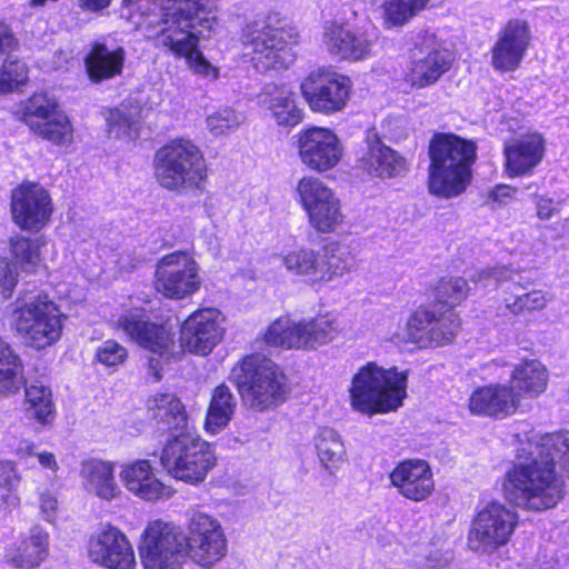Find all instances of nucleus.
Segmentation results:
<instances>
[{
	"instance_id": "39",
	"label": "nucleus",
	"mask_w": 569,
	"mask_h": 569,
	"mask_svg": "<svg viewBox=\"0 0 569 569\" xmlns=\"http://www.w3.org/2000/svg\"><path fill=\"white\" fill-rule=\"evenodd\" d=\"M266 96L263 103L271 110L279 126L292 127L302 120V111L296 103L295 93L286 86L273 87Z\"/></svg>"
},
{
	"instance_id": "7",
	"label": "nucleus",
	"mask_w": 569,
	"mask_h": 569,
	"mask_svg": "<svg viewBox=\"0 0 569 569\" xmlns=\"http://www.w3.org/2000/svg\"><path fill=\"white\" fill-rule=\"evenodd\" d=\"M154 178L164 189L181 192L199 189L207 180V164L192 142L173 140L157 151Z\"/></svg>"
},
{
	"instance_id": "33",
	"label": "nucleus",
	"mask_w": 569,
	"mask_h": 569,
	"mask_svg": "<svg viewBox=\"0 0 569 569\" xmlns=\"http://www.w3.org/2000/svg\"><path fill=\"white\" fill-rule=\"evenodd\" d=\"M360 167L370 176L393 178L407 171L406 160L381 142L377 134L368 138V150L359 160Z\"/></svg>"
},
{
	"instance_id": "18",
	"label": "nucleus",
	"mask_w": 569,
	"mask_h": 569,
	"mask_svg": "<svg viewBox=\"0 0 569 569\" xmlns=\"http://www.w3.org/2000/svg\"><path fill=\"white\" fill-rule=\"evenodd\" d=\"M223 315L216 308L192 312L181 325V348L199 356L209 355L223 337Z\"/></svg>"
},
{
	"instance_id": "44",
	"label": "nucleus",
	"mask_w": 569,
	"mask_h": 569,
	"mask_svg": "<svg viewBox=\"0 0 569 569\" xmlns=\"http://www.w3.org/2000/svg\"><path fill=\"white\" fill-rule=\"evenodd\" d=\"M430 0H383L382 18L387 28L402 27L425 10Z\"/></svg>"
},
{
	"instance_id": "17",
	"label": "nucleus",
	"mask_w": 569,
	"mask_h": 569,
	"mask_svg": "<svg viewBox=\"0 0 569 569\" xmlns=\"http://www.w3.org/2000/svg\"><path fill=\"white\" fill-rule=\"evenodd\" d=\"M295 137L298 157L311 171L327 172L336 168L343 157V144L329 128L312 126Z\"/></svg>"
},
{
	"instance_id": "40",
	"label": "nucleus",
	"mask_w": 569,
	"mask_h": 569,
	"mask_svg": "<svg viewBox=\"0 0 569 569\" xmlns=\"http://www.w3.org/2000/svg\"><path fill=\"white\" fill-rule=\"evenodd\" d=\"M24 411L29 419L50 425L56 416L51 389L37 381L26 387Z\"/></svg>"
},
{
	"instance_id": "43",
	"label": "nucleus",
	"mask_w": 569,
	"mask_h": 569,
	"mask_svg": "<svg viewBox=\"0 0 569 569\" xmlns=\"http://www.w3.org/2000/svg\"><path fill=\"white\" fill-rule=\"evenodd\" d=\"M284 268L296 276L306 277L312 283H319L320 251L298 248L282 256Z\"/></svg>"
},
{
	"instance_id": "45",
	"label": "nucleus",
	"mask_w": 569,
	"mask_h": 569,
	"mask_svg": "<svg viewBox=\"0 0 569 569\" xmlns=\"http://www.w3.org/2000/svg\"><path fill=\"white\" fill-rule=\"evenodd\" d=\"M21 380L19 357L9 343L0 339V396L18 390Z\"/></svg>"
},
{
	"instance_id": "47",
	"label": "nucleus",
	"mask_w": 569,
	"mask_h": 569,
	"mask_svg": "<svg viewBox=\"0 0 569 569\" xmlns=\"http://www.w3.org/2000/svg\"><path fill=\"white\" fill-rule=\"evenodd\" d=\"M33 133L54 146H69L73 141L74 130L68 116L61 111L52 114L50 120Z\"/></svg>"
},
{
	"instance_id": "10",
	"label": "nucleus",
	"mask_w": 569,
	"mask_h": 569,
	"mask_svg": "<svg viewBox=\"0 0 569 569\" xmlns=\"http://www.w3.org/2000/svg\"><path fill=\"white\" fill-rule=\"evenodd\" d=\"M297 201L307 214L309 226L318 233L336 232L346 216L337 193L321 179L302 177L295 189Z\"/></svg>"
},
{
	"instance_id": "46",
	"label": "nucleus",
	"mask_w": 569,
	"mask_h": 569,
	"mask_svg": "<svg viewBox=\"0 0 569 569\" xmlns=\"http://www.w3.org/2000/svg\"><path fill=\"white\" fill-rule=\"evenodd\" d=\"M58 103L44 93H37L29 98L22 110L23 121L32 132L49 121L51 116L60 113Z\"/></svg>"
},
{
	"instance_id": "24",
	"label": "nucleus",
	"mask_w": 569,
	"mask_h": 569,
	"mask_svg": "<svg viewBox=\"0 0 569 569\" xmlns=\"http://www.w3.org/2000/svg\"><path fill=\"white\" fill-rule=\"evenodd\" d=\"M391 486L403 498L421 502L435 490L431 468L426 460L406 459L398 462L389 473Z\"/></svg>"
},
{
	"instance_id": "31",
	"label": "nucleus",
	"mask_w": 569,
	"mask_h": 569,
	"mask_svg": "<svg viewBox=\"0 0 569 569\" xmlns=\"http://www.w3.org/2000/svg\"><path fill=\"white\" fill-rule=\"evenodd\" d=\"M148 418L154 426L169 433L168 438L184 431H192L188 427V418L181 400L171 393H157L147 401Z\"/></svg>"
},
{
	"instance_id": "12",
	"label": "nucleus",
	"mask_w": 569,
	"mask_h": 569,
	"mask_svg": "<svg viewBox=\"0 0 569 569\" xmlns=\"http://www.w3.org/2000/svg\"><path fill=\"white\" fill-rule=\"evenodd\" d=\"M340 330L335 317L322 316L299 322L280 318L269 326L264 340L270 346L288 349H316L333 341Z\"/></svg>"
},
{
	"instance_id": "41",
	"label": "nucleus",
	"mask_w": 569,
	"mask_h": 569,
	"mask_svg": "<svg viewBox=\"0 0 569 569\" xmlns=\"http://www.w3.org/2000/svg\"><path fill=\"white\" fill-rule=\"evenodd\" d=\"M236 398L226 385L218 386L211 396L206 418V429L211 433L222 430L231 420L236 409Z\"/></svg>"
},
{
	"instance_id": "58",
	"label": "nucleus",
	"mask_w": 569,
	"mask_h": 569,
	"mask_svg": "<svg viewBox=\"0 0 569 569\" xmlns=\"http://www.w3.org/2000/svg\"><path fill=\"white\" fill-rule=\"evenodd\" d=\"M518 190L507 184L497 186L490 193V198L495 201L502 202L506 198H511Z\"/></svg>"
},
{
	"instance_id": "52",
	"label": "nucleus",
	"mask_w": 569,
	"mask_h": 569,
	"mask_svg": "<svg viewBox=\"0 0 569 569\" xmlns=\"http://www.w3.org/2000/svg\"><path fill=\"white\" fill-rule=\"evenodd\" d=\"M244 121L241 113L231 108L219 109L207 118V127L214 136L226 134L238 129Z\"/></svg>"
},
{
	"instance_id": "21",
	"label": "nucleus",
	"mask_w": 569,
	"mask_h": 569,
	"mask_svg": "<svg viewBox=\"0 0 569 569\" xmlns=\"http://www.w3.org/2000/svg\"><path fill=\"white\" fill-rule=\"evenodd\" d=\"M89 558L108 569H134L136 557L127 536L113 526H103L88 545Z\"/></svg>"
},
{
	"instance_id": "38",
	"label": "nucleus",
	"mask_w": 569,
	"mask_h": 569,
	"mask_svg": "<svg viewBox=\"0 0 569 569\" xmlns=\"http://www.w3.org/2000/svg\"><path fill=\"white\" fill-rule=\"evenodd\" d=\"M355 263L351 251L339 242H330L320 251L319 283H328L348 273Z\"/></svg>"
},
{
	"instance_id": "8",
	"label": "nucleus",
	"mask_w": 569,
	"mask_h": 569,
	"mask_svg": "<svg viewBox=\"0 0 569 569\" xmlns=\"http://www.w3.org/2000/svg\"><path fill=\"white\" fill-rule=\"evenodd\" d=\"M160 461L174 479L197 485L214 467L216 457L209 450L208 443L196 432L184 431L167 439Z\"/></svg>"
},
{
	"instance_id": "27",
	"label": "nucleus",
	"mask_w": 569,
	"mask_h": 569,
	"mask_svg": "<svg viewBox=\"0 0 569 569\" xmlns=\"http://www.w3.org/2000/svg\"><path fill=\"white\" fill-rule=\"evenodd\" d=\"M122 329L142 348L163 357L174 343V333L166 326L148 321L140 313H126L118 320Z\"/></svg>"
},
{
	"instance_id": "25",
	"label": "nucleus",
	"mask_w": 569,
	"mask_h": 569,
	"mask_svg": "<svg viewBox=\"0 0 569 569\" xmlns=\"http://www.w3.org/2000/svg\"><path fill=\"white\" fill-rule=\"evenodd\" d=\"M530 42V29L523 20H510L501 29L491 49L492 67L499 71H513L523 60Z\"/></svg>"
},
{
	"instance_id": "37",
	"label": "nucleus",
	"mask_w": 569,
	"mask_h": 569,
	"mask_svg": "<svg viewBox=\"0 0 569 569\" xmlns=\"http://www.w3.org/2000/svg\"><path fill=\"white\" fill-rule=\"evenodd\" d=\"M510 387L519 393V403L523 396L536 398L541 395L548 385L547 368L537 359H527L515 366Z\"/></svg>"
},
{
	"instance_id": "22",
	"label": "nucleus",
	"mask_w": 569,
	"mask_h": 569,
	"mask_svg": "<svg viewBox=\"0 0 569 569\" xmlns=\"http://www.w3.org/2000/svg\"><path fill=\"white\" fill-rule=\"evenodd\" d=\"M323 43L328 52L340 60L361 61L376 54L377 38L367 31L331 22L325 27Z\"/></svg>"
},
{
	"instance_id": "35",
	"label": "nucleus",
	"mask_w": 569,
	"mask_h": 569,
	"mask_svg": "<svg viewBox=\"0 0 569 569\" xmlns=\"http://www.w3.org/2000/svg\"><path fill=\"white\" fill-rule=\"evenodd\" d=\"M17 47L18 41L10 29L0 23V54L7 56L0 73V94L12 92L28 80L27 64L13 54Z\"/></svg>"
},
{
	"instance_id": "1",
	"label": "nucleus",
	"mask_w": 569,
	"mask_h": 569,
	"mask_svg": "<svg viewBox=\"0 0 569 569\" xmlns=\"http://www.w3.org/2000/svg\"><path fill=\"white\" fill-rule=\"evenodd\" d=\"M161 17L146 27V37L157 48L184 58L189 68L208 79L218 78V69L198 51L200 40L209 39L218 26L212 0H167Z\"/></svg>"
},
{
	"instance_id": "19",
	"label": "nucleus",
	"mask_w": 569,
	"mask_h": 569,
	"mask_svg": "<svg viewBox=\"0 0 569 569\" xmlns=\"http://www.w3.org/2000/svg\"><path fill=\"white\" fill-rule=\"evenodd\" d=\"M11 213L17 226L27 231H39L52 213L51 198L38 183H23L12 191Z\"/></svg>"
},
{
	"instance_id": "36",
	"label": "nucleus",
	"mask_w": 569,
	"mask_h": 569,
	"mask_svg": "<svg viewBox=\"0 0 569 569\" xmlns=\"http://www.w3.org/2000/svg\"><path fill=\"white\" fill-rule=\"evenodd\" d=\"M80 476L84 489L100 499L110 501L121 493L110 462L89 460L82 465Z\"/></svg>"
},
{
	"instance_id": "54",
	"label": "nucleus",
	"mask_w": 569,
	"mask_h": 569,
	"mask_svg": "<svg viewBox=\"0 0 569 569\" xmlns=\"http://www.w3.org/2000/svg\"><path fill=\"white\" fill-rule=\"evenodd\" d=\"M127 358V349L114 340L103 341L96 350V359L106 367L121 365Z\"/></svg>"
},
{
	"instance_id": "2",
	"label": "nucleus",
	"mask_w": 569,
	"mask_h": 569,
	"mask_svg": "<svg viewBox=\"0 0 569 569\" xmlns=\"http://www.w3.org/2000/svg\"><path fill=\"white\" fill-rule=\"evenodd\" d=\"M569 472V431L548 435L527 461L516 463L505 478L506 499L517 507L543 511L558 505L565 495V482L555 470L556 463Z\"/></svg>"
},
{
	"instance_id": "15",
	"label": "nucleus",
	"mask_w": 569,
	"mask_h": 569,
	"mask_svg": "<svg viewBox=\"0 0 569 569\" xmlns=\"http://www.w3.org/2000/svg\"><path fill=\"white\" fill-rule=\"evenodd\" d=\"M201 283L198 263L186 252L166 254L158 262L154 286L166 298L181 300L191 297Z\"/></svg>"
},
{
	"instance_id": "49",
	"label": "nucleus",
	"mask_w": 569,
	"mask_h": 569,
	"mask_svg": "<svg viewBox=\"0 0 569 569\" xmlns=\"http://www.w3.org/2000/svg\"><path fill=\"white\" fill-rule=\"evenodd\" d=\"M430 326L428 339L430 340L431 348L452 341L459 330L460 322L457 315L451 311L440 317H437L435 312H432V325Z\"/></svg>"
},
{
	"instance_id": "30",
	"label": "nucleus",
	"mask_w": 569,
	"mask_h": 569,
	"mask_svg": "<svg viewBox=\"0 0 569 569\" xmlns=\"http://www.w3.org/2000/svg\"><path fill=\"white\" fill-rule=\"evenodd\" d=\"M126 59L123 47L93 42L83 59L86 73L94 84L111 80L122 74Z\"/></svg>"
},
{
	"instance_id": "48",
	"label": "nucleus",
	"mask_w": 569,
	"mask_h": 569,
	"mask_svg": "<svg viewBox=\"0 0 569 569\" xmlns=\"http://www.w3.org/2000/svg\"><path fill=\"white\" fill-rule=\"evenodd\" d=\"M432 325V311L419 308L416 310L407 322V335L403 341L418 345L420 348H430L428 335Z\"/></svg>"
},
{
	"instance_id": "51",
	"label": "nucleus",
	"mask_w": 569,
	"mask_h": 569,
	"mask_svg": "<svg viewBox=\"0 0 569 569\" xmlns=\"http://www.w3.org/2000/svg\"><path fill=\"white\" fill-rule=\"evenodd\" d=\"M19 481L20 479L11 465L0 466V513H7L18 505L19 498L13 490L18 487Z\"/></svg>"
},
{
	"instance_id": "13",
	"label": "nucleus",
	"mask_w": 569,
	"mask_h": 569,
	"mask_svg": "<svg viewBox=\"0 0 569 569\" xmlns=\"http://www.w3.org/2000/svg\"><path fill=\"white\" fill-rule=\"evenodd\" d=\"M144 569H176L187 556L186 535L172 523L152 521L139 547Z\"/></svg>"
},
{
	"instance_id": "59",
	"label": "nucleus",
	"mask_w": 569,
	"mask_h": 569,
	"mask_svg": "<svg viewBox=\"0 0 569 569\" xmlns=\"http://www.w3.org/2000/svg\"><path fill=\"white\" fill-rule=\"evenodd\" d=\"M149 370H150V375L153 376V379L154 381H160L161 378H162V375H161V366H160V361L156 358H150L149 359Z\"/></svg>"
},
{
	"instance_id": "32",
	"label": "nucleus",
	"mask_w": 569,
	"mask_h": 569,
	"mask_svg": "<svg viewBox=\"0 0 569 569\" xmlns=\"http://www.w3.org/2000/svg\"><path fill=\"white\" fill-rule=\"evenodd\" d=\"M545 153V141L539 133H528L505 146L506 169L509 176L518 177L537 167Z\"/></svg>"
},
{
	"instance_id": "16",
	"label": "nucleus",
	"mask_w": 569,
	"mask_h": 569,
	"mask_svg": "<svg viewBox=\"0 0 569 569\" xmlns=\"http://www.w3.org/2000/svg\"><path fill=\"white\" fill-rule=\"evenodd\" d=\"M187 556L202 568H211L227 553V539L221 525L211 516L191 515L186 536Z\"/></svg>"
},
{
	"instance_id": "9",
	"label": "nucleus",
	"mask_w": 569,
	"mask_h": 569,
	"mask_svg": "<svg viewBox=\"0 0 569 569\" xmlns=\"http://www.w3.org/2000/svg\"><path fill=\"white\" fill-rule=\"evenodd\" d=\"M242 41L256 69L266 72L288 68L293 62L292 44L297 43L298 34L292 28L253 22L243 30Z\"/></svg>"
},
{
	"instance_id": "53",
	"label": "nucleus",
	"mask_w": 569,
	"mask_h": 569,
	"mask_svg": "<svg viewBox=\"0 0 569 569\" xmlns=\"http://www.w3.org/2000/svg\"><path fill=\"white\" fill-rule=\"evenodd\" d=\"M138 121V109L128 104H120L109 110L107 122L109 132H114L116 137L127 133Z\"/></svg>"
},
{
	"instance_id": "23",
	"label": "nucleus",
	"mask_w": 569,
	"mask_h": 569,
	"mask_svg": "<svg viewBox=\"0 0 569 569\" xmlns=\"http://www.w3.org/2000/svg\"><path fill=\"white\" fill-rule=\"evenodd\" d=\"M516 273L506 267L489 268L477 273L475 281L481 282L485 288L500 286L505 282L512 281V297L505 298L506 308L510 313L518 316L523 312H532L542 310L547 303L551 301L552 296L543 290H532L529 292H520L523 288L515 281Z\"/></svg>"
},
{
	"instance_id": "29",
	"label": "nucleus",
	"mask_w": 569,
	"mask_h": 569,
	"mask_svg": "<svg viewBox=\"0 0 569 569\" xmlns=\"http://www.w3.org/2000/svg\"><path fill=\"white\" fill-rule=\"evenodd\" d=\"M119 477L126 489L141 499L152 501L171 496L170 488L157 478L149 460L123 465Z\"/></svg>"
},
{
	"instance_id": "34",
	"label": "nucleus",
	"mask_w": 569,
	"mask_h": 569,
	"mask_svg": "<svg viewBox=\"0 0 569 569\" xmlns=\"http://www.w3.org/2000/svg\"><path fill=\"white\" fill-rule=\"evenodd\" d=\"M49 535L33 526L28 536L6 551V562L16 568H34L48 556Z\"/></svg>"
},
{
	"instance_id": "20",
	"label": "nucleus",
	"mask_w": 569,
	"mask_h": 569,
	"mask_svg": "<svg viewBox=\"0 0 569 569\" xmlns=\"http://www.w3.org/2000/svg\"><path fill=\"white\" fill-rule=\"evenodd\" d=\"M40 241L21 234L9 240V258H0V289L9 296L18 284L19 274H33L41 264Z\"/></svg>"
},
{
	"instance_id": "5",
	"label": "nucleus",
	"mask_w": 569,
	"mask_h": 569,
	"mask_svg": "<svg viewBox=\"0 0 569 569\" xmlns=\"http://www.w3.org/2000/svg\"><path fill=\"white\" fill-rule=\"evenodd\" d=\"M29 287L27 283L16 302L12 326L28 346L44 349L60 339L63 313L47 293Z\"/></svg>"
},
{
	"instance_id": "3",
	"label": "nucleus",
	"mask_w": 569,
	"mask_h": 569,
	"mask_svg": "<svg viewBox=\"0 0 569 569\" xmlns=\"http://www.w3.org/2000/svg\"><path fill=\"white\" fill-rule=\"evenodd\" d=\"M429 158V192L445 199L463 193L471 182L476 143L453 133H438L430 141Z\"/></svg>"
},
{
	"instance_id": "4",
	"label": "nucleus",
	"mask_w": 569,
	"mask_h": 569,
	"mask_svg": "<svg viewBox=\"0 0 569 569\" xmlns=\"http://www.w3.org/2000/svg\"><path fill=\"white\" fill-rule=\"evenodd\" d=\"M407 371L368 362L352 378L349 388L352 408L366 415L397 410L407 397Z\"/></svg>"
},
{
	"instance_id": "26",
	"label": "nucleus",
	"mask_w": 569,
	"mask_h": 569,
	"mask_svg": "<svg viewBox=\"0 0 569 569\" xmlns=\"http://www.w3.org/2000/svg\"><path fill=\"white\" fill-rule=\"evenodd\" d=\"M416 46L430 51L423 58L412 61L406 80L413 87L425 88L433 84L450 69L452 58L447 50L436 48L433 32H420L416 38Z\"/></svg>"
},
{
	"instance_id": "42",
	"label": "nucleus",
	"mask_w": 569,
	"mask_h": 569,
	"mask_svg": "<svg viewBox=\"0 0 569 569\" xmlns=\"http://www.w3.org/2000/svg\"><path fill=\"white\" fill-rule=\"evenodd\" d=\"M315 446L322 467L331 475L346 460V449L340 436L331 428H322L315 438Z\"/></svg>"
},
{
	"instance_id": "14",
	"label": "nucleus",
	"mask_w": 569,
	"mask_h": 569,
	"mask_svg": "<svg viewBox=\"0 0 569 569\" xmlns=\"http://www.w3.org/2000/svg\"><path fill=\"white\" fill-rule=\"evenodd\" d=\"M300 89L312 111L329 114L347 106L351 81L335 69L322 67L310 72Z\"/></svg>"
},
{
	"instance_id": "28",
	"label": "nucleus",
	"mask_w": 569,
	"mask_h": 569,
	"mask_svg": "<svg viewBox=\"0 0 569 569\" xmlns=\"http://www.w3.org/2000/svg\"><path fill=\"white\" fill-rule=\"evenodd\" d=\"M519 393L506 383H491L476 389L469 398L475 415L506 418L519 409Z\"/></svg>"
},
{
	"instance_id": "57",
	"label": "nucleus",
	"mask_w": 569,
	"mask_h": 569,
	"mask_svg": "<svg viewBox=\"0 0 569 569\" xmlns=\"http://www.w3.org/2000/svg\"><path fill=\"white\" fill-rule=\"evenodd\" d=\"M556 208L551 199L540 197L537 201V216L542 220H548L552 217Z\"/></svg>"
},
{
	"instance_id": "50",
	"label": "nucleus",
	"mask_w": 569,
	"mask_h": 569,
	"mask_svg": "<svg viewBox=\"0 0 569 569\" xmlns=\"http://www.w3.org/2000/svg\"><path fill=\"white\" fill-rule=\"evenodd\" d=\"M469 292V287L463 278H445L436 287V299L439 303L455 307L459 305Z\"/></svg>"
},
{
	"instance_id": "56",
	"label": "nucleus",
	"mask_w": 569,
	"mask_h": 569,
	"mask_svg": "<svg viewBox=\"0 0 569 569\" xmlns=\"http://www.w3.org/2000/svg\"><path fill=\"white\" fill-rule=\"evenodd\" d=\"M21 457H34L37 458L39 465L46 469L51 471L58 470V463L53 453L48 451H38L36 446L26 445L19 449Z\"/></svg>"
},
{
	"instance_id": "11",
	"label": "nucleus",
	"mask_w": 569,
	"mask_h": 569,
	"mask_svg": "<svg viewBox=\"0 0 569 569\" xmlns=\"http://www.w3.org/2000/svg\"><path fill=\"white\" fill-rule=\"evenodd\" d=\"M518 515L505 503L492 501L473 517L467 537L468 548L480 555H492L511 539Z\"/></svg>"
},
{
	"instance_id": "55",
	"label": "nucleus",
	"mask_w": 569,
	"mask_h": 569,
	"mask_svg": "<svg viewBox=\"0 0 569 569\" xmlns=\"http://www.w3.org/2000/svg\"><path fill=\"white\" fill-rule=\"evenodd\" d=\"M38 507L40 515L47 522H53L57 519L59 500L57 492L50 489L39 491Z\"/></svg>"
},
{
	"instance_id": "6",
	"label": "nucleus",
	"mask_w": 569,
	"mask_h": 569,
	"mask_svg": "<svg viewBox=\"0 0 569 569\" xmlns=\"http://www.w3.org/2000/svg\"><path fill=\"white\" fill-rule=\"evenodd\" d=\"M232 377L242 400L256 411L279 406L289 393L282 370L262 355L246 357L232 370Z\"/></svg>"
}]
</instances>
